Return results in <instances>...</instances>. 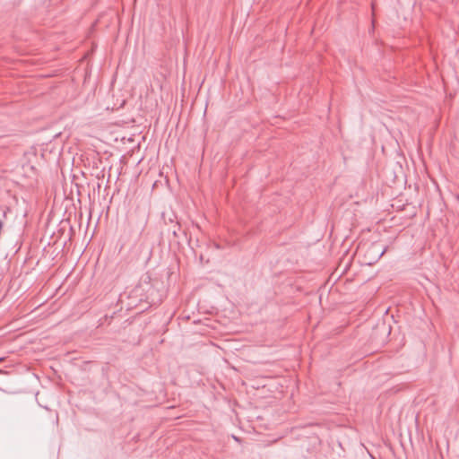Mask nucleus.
Listing matches in <instances>:
<instances>
[{"mask_svg":"<svg viewBox=\"0 0 459 459\" xmlns=\"http://www.w3.org/2000/svg\"><path fill=\"white\" fill-rule=\"evenodd\" d=\"M371 249L377 253V260L379 259L385 254V252L386 251V247H384V248L380 249V248H378V246L377 244H372L371 245Z\"/></svg>","mask_w":459,"mask_h":459,"instance_id":"f257e3e1","label":"nucleus"}]
</instances>
